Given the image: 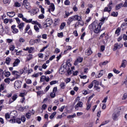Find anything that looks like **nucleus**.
I'll return each mask as SVG.
<instances>
[{"label": "nucleus", "instance_id": "29", "mask_svg": "<svg viewBox=\"0 0 127 127\" xmlns=\"http://www.w3.org/2000/svg\"><path fill=\"white\" fill-rule=\"evenodd\" d=\"M19 42L21 44H23V43H24V42H25V39H24V38H23L22 37H20L19 39Z\"/></svg>", "mask_w": 127, "mask_h": 127}, {"label": "nucleus", "instance_id": "8", "mask_svg": "<svg viewBox=\"0 0 127 127\" xmlns=\"http://www.w3.org/2000/svg\"><path fill=\"white\" fill-rule=\"evenodd\" d=\"M92 97H90L87 101V103H86V110L87 111H89L90 109H91V107H92V103L90 102L91 101V98Z\"/></svg>", "mask_w": 127, "mask_h": 127}, {"label": "nucleus", "instance_id": "42", "mask_svg": "<svg viewBox=\"0 0 127 127\" xmlns=\"http://www.w3.org/2000/svg\"><path fill=\"white\" fill-rule=\"evenodd\" d=\"M10 61H11V59L9 58H7L6 59L5 63L7 64V65H8V64H9Z\"/></svg>", "mask_w": 127, "mask_h": 127}, {"label": "nucleus", "instance_id": "62", "mask_svg": "<svg viewBox=\"0 0 127 127\" xmlns=\"http://www.w3.org/2000/svg\"><path fill=\"white\" fill-rule=\"evenodd\" d=\"M120 32H121V28H118L117 29V30L115 31V33L116 34H119V33H120Z\"/></svg>", "mask_w": 127, "mask_h": 127}, {"label": "nucleus", "instance_id": "18", "mask_svg": "<svg viewBox=\"0 0 127 127\" xmlns=\"http://www.w3.org/2000/svg\"><path fill=\"white\" fill-rule=\"evenodd\" d=\"M20 63V60L19 59H16L13 64V67H16Z\"/></svg>", "mask_w": 127, "mask_h": 127}, {"label": "nucleus", "instance_id": "16", "mask_svg": "<svg viewBox=\"0 0 127 127\" xmlns=\"http://www.w3.org/2000/svg\"><path fill=\"white\" fill-rule=\"evenodd\" d=\"M127 61L126 60H123L122 61V64L120 68H126L127 67Z\"/></svg>", "mask_w": 127, "mask_h": 127}, {"label": "nucleus", "instance_id": "43", "mask_svg": "<svg viewBox=\"0 0 127 127\" xmlns=\"http://www.w3.org/2000/svg\"><path fill=\"white\" fill-rule=\"evenodd\" d=\"M52 72H53V69H51V71H50V70H47L45 72V75H49V74H51L52 73Z\"/></svg>", "mask_w": 127, "mask_h": 127}, {"label": "nucleus", "instance_id": "50", "mask_svg": "<svg viewBox=\"0 0 127 127\" xmlns=\"http://www.w3.org/2000/svg\"><path fill=\"white\" fill-rule=\"evenodd\" d=\"M118 14H119V13H118V12H112L111 13L112 16L114 17L118 16Z\"/></svg>", "mask_w": 127, "mask_h": 127}, {"label": "nucleus", "instance_id": "9", "mask_svg": "<svg viewBox=\"0 0 127 127\" xmlns=\"http://www.w3.org/2000/svg\"><path fill=\"white\" fill-rule=\"evenodd\" d=\"M82 62H83V58L78 57L74 62V65H75V66H77V65H78V63H82Z\"/></svg>", "mask_w": 127, "mask_h": 127}, {"label": "nucleus", "instance_id": "10", "mask_svg": "<svg viewBox=\"0 0 127 127\" xmlns=\"http://www.w3.org/2000/svg\"><path fill=\"white\" fill-rule=\"evenodd\" d=\"M76 111H78L79 108H83V102L79 101L74 107Z\"/></svg>", "mask_w": 127, "mask_h": 127}, {"label": "nucleus", "instance_id": "2", "mask_svg": "<svg viewBox=\"0 0 127 127\" xmlns=\"http://www.w3.org/2000/svg\"><path fill=\"white\" fill-rule=\"evenodd\" d=\"M82 21V16L79 15H75L69 17L67 21V23L68 25L71 24V22L73 21Z\"/></svg>", "mask_w": 127, "mask_h": 127}, {"label": "nucleus", "instance_id": "51", "mask_svg": "<svg viewBox=\"0 0 127 127\" xmlns=\"http://www.w3.org/2000/svg\"><path fill=\"white\" fill-rule=\"evenodd\" d=\"M5 83H7V84H9L10 83V78H7L4 79Z\"/></svg>", "mask_w": 127, "mask_h": 127}, {"label": "nucleus", "instance_id": "28", "mask_svg": "<svg viewBox=\"0 0 127 127\" xmlns=\"http://www.w3.org/2000/svg\"><path fill=\"white\" fill-rule=\"evenodd\" d=\"M3 74H4V76L5 77H6L7 78L9 77V76L11 75V73H10V72L9 71H5L4 72H3Z\"/></svg>", "mask_w": 127, "mask_h": 127}, {"label": "nucleus", "instance_id": "47", "mask_svg": "<svg viewBox=\"0 0 127 127\" xmlns=\"http://www.w3.org/2000/svg\"><path fill=\"white\" fill-rule=\"evenodd\" d=\"M18 17H19V18H22V20H23V18H25V17H23V14L22 13H19L17 15Z\"/></svg>", "mask_w": 127, "mask_h": 127}, {"label": "nucleus", "instance_id": "7", "mask_svg": "<svg viewBox=\"0 0 127 127\" xmlns=\"http://www.w3.org/2000/svg\"><path fill=\"white\" fill-rule=\"evenodd\" d=\"M124 46V45L123 44H119V43H116L114 44V48L113 49L114 51H116L117 49H121L122 47Z\"/></svg>", "mask_w": 127, "mask_h": 127}, {"label": "nucleus", "instance_id": "24", "mask_svg": "<svg viewBox=\"0 0 127 127\" xmlns=\"http://www.w3.org/2000/svg\"><path fill=\"white\" fill-rule=\"evenodd\" d=\"M27 50H28V53H32L33 50H34V48L27 47Z\"/></svg>", "mask_w": 127, "mask_h": 127}, {"label": "nucleus", "instance_id": "39", "mask_svg": "<svg viewBox=\"0 0 127 127\" xmlns=\"http://www.w3.org/2000/svg\"><path fill=\"white\" fill-rule=\"evenodd\" d=\"M34 29H35L36 32H39V28H38V26H37V25H35L34 26Z\"/></svg>", "mask_w": 127, "mask_h": 127}, {"label": "nucleus", "instance_id": "23", "mask_svg": "<svg viewBox=\"0 0 127 127\" xmlns=\"http://www.w3.org/2000/svg\"><path fill=\"white\" fill-rule=\"evenodd\" d=\"M29 107L28 106H26L24 107H20L19 108V111H20L21 112H23V111H24L25 110H27V109H28Z\"/></svg>", "mask_w": 127, "mask_h": 127}, {"label": "nucleus", "instance_id": "45", "mask_svg": "<svg viewBox=\"0 0 127 127\" xmlns=\"http://www.w3.org/2000/svg\"><path fill=\"white\" fill-rule=\"evenodd\" d=\"M30 29V25H27L25 29V33H26Z\"/></svg>", "mask_w": 127, "mask_h": 127}, {"label": "nucleus", "instance_id": "3", "mask_svg": "<svg viewBox=\"0 0 127 127\" xmlns=\"http://www.w3.org/2000/svg\"><path fill=\"white\" fill-rule=\"evenodd\" d=\"M26 120V119L24 116H21V119L20 118H16L15 119V116H13V118L9 120V123L10 124H14V123H17V124H21V122L23 123H24L25 121Z\"/></svg>", "mask_w": 127, "mask_h": 127}, {"label": "nucleus", "instance_id": "1", "mask_svg": "<svg viewBox=\"0 0 127 127\" xmlns=\"http://www.w3.org/2000/svg\"><path fill=\"white\" fill-rule=\"evenodd\" d=\"M103 25V22H99L98 23L97 21H95L89 26V29L91 31H93L94 33L98 34L101 31V28Z\"/></svg>", "mask_w": 127, "mask_h": 127}, {"label": "nucleus", "instance_id": "40", "mask_svg": "<svg viewBox=\"0 0 127 127\" xmlns=\"http://www.w3.org/2000/svg\"><path fill=\"white\" fill-rule=\"evenodd\" d=\"M118 117H119V115H118V114H113V119L114 121H117V120H118Z\"/></svg>", "mask_w": 127, "mask_h": 127}, {"label": "nucleus", "instance_id": "19", "mask_svg": "<svg viewBox=\"0 0 127 127\" xmlns=\"http://www.w3.org/2000/svg\"><path fill=\"white\" fill-rule=\"evenodd\" d=\"M92 53L93 52H92L91 49H88L85 51V54L86 55H87V56H90V55H91V54H92Z\"/></svg>", "mask_w": 127, "mask_h": 127}, {"label": "nucleus", "instance_id": "11", "mask_svg": "<svg viewBox=\"0 0 127 127\" xmlns=\"http://www.w3.org/2000/svg\"><path fill=\"white\" fill-rule=\"evenodd\" d=\"M13 116H14V113H13V112H11L9 114L8 113L5 114V118L6 120H8L10 119V118H13Z\"/></svg>", "mask_w": 127, "mask_h": 127}, {"label": "nucleus", "instance_id": "60", "mask_svg": "<svg viewBox=\"0 0 127 127\" xmlns=\"http://www.w3.org/2000/svg\"><path fill=\"white\" fill-rule=\"evenodd\" d=\"M45 16H44V14H41L39 15L38 16V18L40 19H43L44 18Z\"/></svg>", "mask_w": 127, "mask_h": 127}, {"label": "nucleus", "instance_id": "20", "mask_svg": "<svg viewBox=\"0 0 127 127\" xmlns=\"http://www.w3.org/2000/svg\"><path fill=\"white\" fill-rule=\"evenodd\" d=\"M7 15L9 17H13L15 15V13L14 12H7Z\"/></svg>", "mask_w": 127, "mask_h": 127}, {"label": "nucleus", "instance_id": "33", "mask_svg": "<svg viewBox=\"0 0 127 127\" xmlns=\"http://www.w3.org/2000/svg\"><path fill=\"white\" fill-rule=\"evenodd\" d=\"M103 76V70H101L97 75H96V78H101Z\"/></svg>", "mask_w": 127, "mask_h": 127}, {"label": "nucleus", "instance_id": "21", "mask_svg": "<svg viewBox=\"0 0 127 127\" xmlns=\"http://www.w3.org/2000/svg\"><path fill=\"white\" fill-rule=\"evenodd\" d=\"M47 108V105L46 104H44L42 106V109H40V113L41 114H42L43 113V110H46V108Z\"/></svg>", "mask_w": 127, "mask_h": 127}, {"label": "nucleus", "instance_id": "4", "mask_svg": "<svg viewBox=\"0 0 127 127\" xmlns=\"http://www.w3.org/2000/svg\"><path fill=\"white\" fill-rule=\"evenodd\" d=\"M113 5V1H111L107 5V7H105L104 9V12L106 11L110 12L112 10V5Z\"/></svg>", "mask_w": 127, "mask_h": 127}, {"label": "nucleus", "instance_id": "12", "mask_svg": "<svg viewBox=\"0 0 127 127\" xmlns=\"http://www.w3.org/2000/svg\"><path fill=\"white\" fill-rule=\"evenodd\" d=\"M56 92H57V87H54L53 90V92L50 93L51 98H55L56 96Z\"/></svg>", "mask_w": 127, "mask_h": 127}, {"label": "nucleus", "instance_id": "55", "mask_svg": "<svg viewBox=\"0 0 127 127\" xmlns=\"http://www.w3.org/2000/svg\"><path fill=\"white\" fill-rule=\"evenodd\" d=\"M29 43H30V45H34V44H35V40H30L29 41Z\"/></svg>", "mask_w": 127, "mask_h": 127}, {"label": "nucleus", "instance_id": "59", "mask_svg": "<svg viewBox=\"0 0 127 127\" xmlns=\"http://www.w3.org/2000/svg\"><path fill=\"white\" fill-rule=\"evenodd\" d=\"M127 99V93H124L123 96L122 100H126Z\"/></svg>", "mask_w": 127, "mask_h": 127}, {"label": "nucleus", "instance_id": "56", "mask_svg": "<svg viewBox=\"0 0 127 127\" xmlns=\"http://www.w3.org/2000/svg\"><path fill=\"white\" fill-rule=\"evenodd\" d=\"M4 31H5V32H6V33H7L8 31H9V27H8V26H5L4 29Z\"/></svg>", "mask_w": 127, "mask_h": 127}, {"label": "nucleus", "instance_id": "13", "mask_svg": "<svg viewBox=\"0 0 127 127\" xmlns=\"http://www.w3.org/2000/svg\"><path fill=\"white\" fill-rule=\"evenodd\" d=\"M15 27H16V25H13L11 27L12 33H14L15 34L16 33H18V29H16V28Z\"/></svg>", "mask_w": 127, "mask_h": 127}, {"label": "nucleus", "instance_id": "61", "mask_svg": "<svg viewBox=\"0 0 127 127\" xmlns=\"http://www.w3.org/2000/svg\"><path fill=\"white\" fill-rule=\"evenodd\" d=\"M39 76V74L38 73H34V74L32 75V78H37Z\"/></svg>", "mask_w": 127, "mask_h": 127}, {"label": "nucleus", "instance_id": "41", "mask_svg": "<svg viewBox=\"0 0 127 127\" xmlns=\"http://www.w3.org/2000/svg\"><path fill=\"white\" fill-rule=\"evenodd\" d=\"M32 59V56L31 54H29L27 57V61H30Z\"/></svg>", "mask_w": 127, "mask_h": 127}, {"label": "nucleus", "instance_id": "36", "mask_svg": "<svg viewBox=\"0 0 127 127\" xmlns=\"http://www.w3.org/2000/svg\"><path fill=\"white\" fill-rule=\"evenodd\" d=\"M46 78V76L42 75L40 78V82H45Z\"/></svg>", "mask_w": 127, "mask_h": 127}, {"label": "nucleus", "instance_id": "63", "mask_svg": "<svg viewBox=\"0 0 127 127\" xmlns=\"http://www.w3.org/2000/svg\"><path fill=\"white\" fill-rule=\"evenodd\" d=\"M14 48H15V47L13 45H11L9 47V50H10V51H13Z\"/></svg>", "mask_w": 127, "mask_h": 127}, {"label": "nucleus", "instance_id": "14", "mask_svg": "<svg viewBox=\"0 0 127 127\" xmlns=\"http://www.w3.org/2000/svg\"><path fill=\"white\" fill-rule=\"evenodd\" d=\"M17 27L19 28L20 31L22 32L23 31V27H24V23L21 22L19 24H18Z\"/></svg>", "mask_w": 127, "mask_h": 127}, {"label": "nucleus", "instance_id": "48", "mask_svg": "<svg viewBox=\"0 0 127 127\" xmlns=\"http://www.w3.org/2000/svg\"><path fill=\"white\" fill-rule=\"evenodd\" d=\"M4 31L3 26L1 24H0V33H2Z\"/></svg>", "mask_w": 127, "mask_h": 127}, {"label": "nucleus", "instance_id": "34", "mask_svg": "<svg viewBox=\"0 0 127 127\" xmlns=\"http://www.w3.org/2000/svg\"><path fill=\"white\" fill-rule=\"evenodd\" d=\"M66 26V23L65 22H63L61 24L60 28L61 30L64 29V28Z\"/></svg>", "mask_w": 127, "mask_h": 127}, {"label": "nucleus", "instance_id": "49", "mask_svg": "<svg viewBox=\"0 0 127 127\" xmlns=\"http://www.w3.org/2000/svg\"><path fill=\"white\" fill-rule=\"evenodd\" d=\"M76 117V114H73V115H68L67 116V119H74Z\"/></svg>", "mask_w": 127, "mask_h": 127}, {"label": "nucleus", "instance_id": "26", "mask_svg": "<svg viewBox=\"0 0 127 127\" xmlns=\"http://www.w3.org/2000/svg\"><path fill=\"white\" fill-rule=\"evenodd\" d=\"M50 10H51V11H54L55 10V5L53 3H51L50 6Z\"/></svg>", "mask_w": 127, "mask_h": 127}, {"label": "nucleus", "instance_id": "37", "mask_svg": "<svg viewBox=\"0 0 127 127\" xmlns=\"http://www.w3.org/2000/svg\"><path fill=\"white\" fill-rule=\"evenodd\" d=\"M23 21H25V22H27V23H30L32 21V19H29L27 20L26 18H23Z\"/></svg>", "mask_w": 127, "mask_h": 127}, {"label": "nucleus", "instance_id": "44", "mask_svg": "<svg viewBox=\"0 0 127 127\" xmlns=\"http://www.w3.org/2000/svg\"><path fill=\"white\" fill-rule=\"evenodd\" d=\"M55 116H56V112H54L51 114V115L50 116V119L52 120V119H53Z\"/></svg>", "mask_w": 127, "mask_h": 127}, {"label": "nucleus", "instance_id": "15", "mask_svg": "<svg viewBox=\"0 0 127 127\" xmlns=\"http://www.w3.org/2000/svg\"><path fill=\"white\" fill-rule=\"evenodd\" d=\"M45 22H46L47 24L50 26V25H51V24L53 23V21L52 20V19H51V18H48L46 19Z\"/></svg>", "mask_w": 127, "mask_h": 127}, {"label": "nucleus", "instance_id": "38", "mask_svg": "<svg viewBox=\"0 0 127 127\" xmlns=\"http://www.w3.org/2000/svg\"><path fill=\"white\" fill-rule=\"evenodd\" d=\"M117 84H119V80L114 79L113 80V85H117Z\"/></svg>", "mask_w": 127, "mask_h": 127}, {"label": "nucleus", "instance_id": "17", "mask_svg": "<svg viewBox=\"0 0 127 127\" xmlns=\"http://www.w3.org/2000/svg\"><path fill=\"white\" fill-rule=\"evenodd\" d=\"M12 75H14L16 76V79H17L20 77V75H19V72L16 70H14L12 72Z\"/></svg>", "mask_w": 127, "mask_h": 127}, {"label": "nucleus", "instance_id": "57", "mask_svg": "<svg viewBox=\"0 0 127 127\" xmlns=\"http://www.w3.org/2000/svg\"><path fill=\"white\" fill-rule=\"evenodd\" d=\"M66 50L64 51V53H65V52H67V51H68V50H71V49H72V47H71L70 46H66Z\"/></svg>", "mask_w": 127, "mask_h": 127}, {"label": "nucleus", "instance_id": "53", "mask_svg": "<svg viewBox=\"0 0 127 127\" xmlns=\"http://www.w3.org/2000/svg\"><path fill=\"white\" fill-rule=\"evenodd\" d=\"M3 90H4V85L3 84H1L0 86V92H1V91H3Z\"/></svg>", "mask_w": 127, "mask_h": 127}, {"label": "nucleus", "instance_id": "52", "mask_svg": "<svg viewBox=\"0 0 127 127\" xmlns=\"http://www.w3.org/2000/svg\"><path fill=\"white\" fill-rule=\"evenodd\" d=\"M25 81L26 84H30L32 83V81H31V79H26Z\"/></svg>", "mask_w": 127, "mask_h": 127}, {"label": "nucleus", "instance_id": "35", "mask_svg": "<svg viewBox=\"0 0 127 127\" xmlns=\"http://www.w3.org/2000/svg\"><path fill=\"white\" fill-rule=\"evenodd\" d=\"M37 9H33L30 11L31 15H34V14H36L37 13V11H36Z\"/></svg>", "mask_w": 127, "mask_h": 127}, {"label": "nucleus", "instance_id": "64", "mask_svg": "<svg viewBox=\"0 0 127 127\" xmlns=\"http://www.w3.org/2000/svg\"><path fill=\"white\" fill-rule=\"evenodd\" d=\"M72 9L74 11L76 12L78 11V7L76 6V5H74L72 7Z\"/></svg>", "mask_w": 127, "mask_h": 127}, {"label": "nucleus", "instance_id": "31", "mask_svg": "<svg viewBox=\"0 0 127 127\" xmlns=\"http://www.w3.org/2000/svg\"><path fill=\"white\" fill-rule=\"evenodd\" d=\"M92 83L94 84L95 87H97L98 86H99V81L96 80H93Z\"/></svg>", "mask_w": 127, "mask_h": 127}, {"label": "nucleus", "instance_id": "27", "mask_svg": "<svg viewBox=\"0 0 127 127\" xmlns=\"http://www.w3.org/2000/svg\"><path fill=\"white\" fill-rule=\"evenodd\" d=\"M121 27L123 29V30H125V29H127V23H123L121 25Z\"/></svg>", "mask_w": 127, "mask_h": 127}, {"label": "nucleus", "instance_id": "32", "mask_svg": "<svg viewBox=\"0 0 127 127\" xmlns=\"http://www.w3.org/2000/svg\"><path fill=\"white\" fill-rule=\"evenodd\" d=\"M66 85L65 84V82H61L60 85V87L61 89H65V87Z\"/></svg>", "mask_w": 127, "mask_h": 127}, {"label": "nucleus", "instance_id": "58", "mask_svg": "<svg viewBox=\"0 0 127 127\" xmlns=\"http://www.w3.org/2000/svg\"><path fill=\"white\" fill-rule=\"evenodd\" d=\"M57 83H58V81L57 80H53L50 83V85H55V84H57Z\"/></svg>", "mask_w": 127, "mask_h": 127}, {"label": "nucleus", "instance_id": "54", "mask_svg": "<svg viewBox=\"0 0 127 127\" xmlns=\"http://www.w3.org/2000/svg\"><path fill=\"white\" fill-rule=\"evenodd\" d=\"M70 0H65L64 1V4L65 5H70Z\"/></svg>", "mask_w": 127, "mask_h": 127}, {"label": "nucleus", "instance_id": "25", "mask_svg": "<svg viewBox=\"0 0 127 127\" xmlns=\"http://www.w3.org/2000/svg\"><path fill=\"white\" fill-rule=\"evenodd\" d=\"M123 3H120L119 4H117L116 7H115V8H116V10H119V9H120V8L121 7H123Z\"/></svg>", "mask_w": 127, "mask_h": 127}, {"label": "nucleus", "instance_id": "6", "mask_svg": "<svg viewBox=\"0 0 127 127\" xmlns=\"http://www.w3.org/2000/svg\"><path fill=\"white\" fill-rule=\"evenodd\" d=\"M23 5L26 8V9H30V3L27 0H24L23 1Z\"/></svg>", "mask_w": 127, "mask_h": 127}, {"label": "nucleus", "instance_id": "5", "mask_svg": "<svg viewBox=\"0 0 127 127\" xmlns=\"http://www.w3.org/2000/svg\"><path fill=\"white\" fill-rule=\"evenodd\" d=\"M21 84H22V82H21V81H19V80L15 81L14 82L15 89H16V90H18V89L21 87Z\"/></svg>", "mask_w": 127, "mask_h": 127}, {"label": "nucleus", "instance_id": "22", "mask_svg": "<svg viewBox=\"0 0 127 127\" xmlns=\"http://www.w3.org/2000/svg\"><path fill=\"white\" fill-rule=\"evenodd\" d=\"M27 93H28V92L27 91L24 90V92L20 93L19 96H20V97L23 98V97H24L25 96H26V95H27Z\"/></svg>", "mask_w": 127, "mask_h": 127}, {"label": "nucleus", "instance_id": "30", "mask_svg": "<svg viewBox=\"0 0 127 127\" xmlns=\"http://www.w3.org/2000/svg\"><path fill=\"white\" fill-rule=\"evenodd\" d=\"M70 15V13L68 11H65L64 14V18H67Z\"/></svg>", "mask_w": 127, "mask_h": 127}, {"label": "nucleus", "instance_id": "46", "mask_svg": "<svg viewBox=\"0 0 127 127\" xmlns=\"http://www.w3.org/2000/svg\"><path fill=\"white\" fill-rule=\"evenodd\" d=\"M39 8L41 9V11L42 13H43V14L45 13L44 8H43L42 7V5H40L39 6Z\"/></svg>", "mask_w": 127, "mask_h": 127}]
</instances>
